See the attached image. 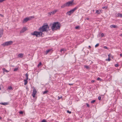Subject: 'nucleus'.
I'll list each match as a JSON object with an SVG mask.
<instances>
[{
	"label": "nucleus",
	"mask_w": 122,
	"mask_h": 122,
	"mask_svg": "<svg viewBox=\"0 0 122 122\" xmlns=\"http://www.w3.org/2000/svg\"><path fill=\"white\" fill-rule=\"evenodd\" d=\"M38 30L43 32L45 31L47 32L48 31H49L50 29L49 26L47 24H44L42 26L40 27L38 29Z\"/></svg>",
	"instance_id": "f257e3e1"
},
{
	"label": "nucleus",
	"mask_w": 122,
	"mask_h": 122,
	"mask_svg": "<svg viewBox=\"0 0 122 122\" xmlns=\"http://www.w3.org/2000/svg\"><path fill=\"white\" fill-rule=\"evenodd\" d=\"M60 28V23H53L52 26L51 27L52 31L59 29Z\"/></svg>",
	"instance_id": "f03ea898"
},
{
	"label": "nucleus",
	"mask_w": 122,
	"mask_h": 122,
	"mask_svg": "<svg viewBox=\"0 0 122 122\" xmlns=\"http://www.w3.org/2000/svg\"><path fill=\"white\" fill-rule=\"evenodd\" d=\"M40 31V32L35 31L33 33H32V34L33 35L36 36V37L42 36L43 34V32L41 31Z\"/></svg>",
	"instance_id": "7ed1b4c3"
},
{
	"label": "nucleus",
	"mask_w": 122,
	"mask_h": 122,
	"mask_svg": "<svg viewBox=\"0 0 122 122\" xmlns=\"http://www.w3.org/2000/svg\"><path fill=\"white\" fill-rule=\"evenodd\" d=\"M78 7L79 6H76L72 9L70 11L67 12V14L69 15H70L71 14L73 13L74 12V11L76 10Z\"/></svg>",
	"instance_id": "20e7f679"
},
{
	"label": "nucleus",
	"mask_w": 122,
	"mask_h": 122,
	"mask_svg": "<svg viewBox=\"0 0 122 122\" xmlns=\"http://www.w3.org/2000/svg\"><path fill=\"white\" fill-rule=\"evenodd\" d=\"M13 43V42L12 41H8L3 43L2 44V45L4 46H8L12 44Z\"/></svg>",
	"instance_id": "39448f33"
},
{
	"label": "nucleus",
	"mask_w": 122,
	"mask_h": 122,
	"mask_svg": "<svg viewBox=\"0 0 122 122\" xmlns=\"http://www.w3.org/2000/svg\"><path fill=\"white\" fill-rule=\"evenodd\" d=\"M74 1V0H72L66 2V4L67 6H69L75 5V4L73 3Z\"/></svg>",
	"instance_id": "423d86ee"
},
{
	"label": "nucleus",
	"mask_w": 122,
	"mask_h": 122,
	"mask_svg": "<svg viewBox=\"0 0 122 122\" xmlns=\"http://www.w3.org/2000/svg\"><path fill=\"white\" fill-rule=\"evenodd\" d=\"M33 18L34 17L33 16L29 17H26L24 19L23 21V22H27L31 20V19H32V18Z\"/></svg>",
	"instance_id": "0eeeda50"
},
{
	"label": "nucleus",
	"mask_w": 122,
	"mask_h": 122,
	"mask_svg": "<svg viewBox=\"0 0 122 122\" xmlns=\"http://www.w3.org/2000/svg\"><path fill=\"white\" fill-rule=\"evenodd\" d=\"M57 11V10H54V11H52L51 12H50L49 13H48L49 16H50L51 15V14H52V15L54 14Z\"/></svg>",
	"instance_id": "6e6552de"
},
{
	"label": "nucleus",
	"mask_w": 122,
	"mask_h": 122,
	"mask_svg": "<svg viewBox=\"0 0 122 122\" xmlns=\"http://www.w3.org/2000/svg\"><path fill=\"white\" fill-rule=\"evenodd\" d=\"M36 92H37L35 89H33L32 96L33 97H35V96L36 93Z\"/></svg>",
	"instance_id": "1a4fd4ad"
},
{
	"label": "nucleus",
	"mask_w": 122,
	"mask_h": 122,
	"mask_svg": "<svg viewBox=\"0 0 122 122\" xmlns=\"http://www.w3.org/2000/svg\"><path fill=\"white\" fill-rule=\"evenodd\" d=\"M52 51V49H50L47 50L46 51H44V55H46L48 53Z\"/></svg>",
	"instance_id": "9d476101"
},
{
	"label": "nucleus",
	"mask_w": 122,
	"mask_h": 122,
	"mask_svg": "<svg viewBox=\"0 0 122 122\" xmlns=\"http://www.w3.org/2000/svg\"><path fill=\"white\" fill-rule=\"evenodd\" d=\"M27 29V28L25 27H24L20 31V33H23Z\"/></svg>",
	"instance_id": "9b49d317"
},
{
	"label": "nucleus",
	"mask_w": 122,
	"mask_h": 122,
	"mask_svg": "<svg viewBox=\"0 0 122 122\" xmlns=\"http://www.w3.org/2000/svg\"><path fill=\"white\" fill-rule=\"evenodd\" d=\"M3 30L2 29H0V38L2 36V35L3 34Z\"/></svg>",
	"instance_id": "f8f14e48"
},
{
	"label": "nucleus",
	"mask_w": 122,
	"mask_h": 122,
	"mask_svg": "<svg viewBox=\"0 0 122 122\" xmlns=\"http://www.w3.org/2000/svg\"><path fill=\"white\" fill-rule=\"evenodd\" d=\"M23 55L24 54L23 53H21L19 54L18 55V57L20 58H22L23 57Z\"/></svg>",
	"instance_id": "ddd939ff"
},
{
	"label": "nucleus",
	"mask_w": 122,
	"mask_h": 122,
	"mask_svg": "<svg viewBox=\"0 0 122 122\" xmlns=\"http://www.w3.org/2000/svg\"><path fill=\"white\" fill-rule=\"evenodd\" d=\"M110 27L112 28H117V26L116 25H111Z\"/></svg>",
	"instance_id": "4468645a"
},
{
	"label": "nucleus",
	"mask_w": 122,
	"mask_h": 122,
	"mask_svg": "<svg viewBox=\"0 0 122 122\" xmlns=\"http://www.w3.org/2000/svg\"><path fill=\"white\" fill-rule=\"evenodd\" d=\"M102 11L101 10H96V13L97 14H99L100 13H102V12H101Z\"/></svg>",
	"instance_id": "2eb2a0df"
},
{
	"label": "nucleus",
	"mask_w": 122,
	"mask_h": 122,
	"mask_svg": "<svg viewBox=\"0 0 122 122\" xmlns=\"http://www.w3.org/2000/svg\"><path fill=\"white\" fill-rule=\"evenodd\" d=\"M0 104L1 105H8V103L7 102L3 103L1 102L0 103Z\"/></svg>",
	"instance_id": "dca6fc26"
},
{
	"label": "nucleus",
	"mask_w": 122,
	"mask_h": 122,
	"mask_svg": "<svg viewBox=\"0 0 122 122\" xmlns=\"http://www.w3.org/2000/svg\"><path fill=\"white\" fill-rule=\"evenodd\" d=\"M66 6H67V5L66 4V3L64 4V5H62L61 7L62 8H64L65 7H66Z\"/></svg>",
	"instance_id": "f3484780"
},
{
	"label": "nucleus",
	"mask_w": 122,
	"mask_h": 122,
	"mask_svg": "<svg viewBox=\"0 0 122 122\" xmlns=\"http://www.w3.org/2000/svg\"><path fill=\"white\" fill-rule=\"evenodd\" d=\"M27 80H28L25 79V80H24V85H25L27 84Z\"/></svg>",
	"instance_id": "a211bd4d"
},
{
	"label": "nucleus",
	"mask_w": 122,
	"mask_h": 122,
	"mask_svg": "<svg viewBox=\"0 0 122 122\" xmlns=\"http://www.w3.org/2000/svg\"><path fill=\"white\" fill-rule=\"evenodd\" d=\"M117 16L118 17H122V14L118 13L117 14Z\"/></svg>",
	"instance_id": "6ab92c4d"
},
{
	"label": "nucleus",
	"mask_w": 122,
	"mask_h": 122,
	"mask_svg": "<svg viewBox=\"0 0 122 122\" xmlns=\"http://www.w3.org/2000/svg\"><path fill=\"white\" fill-rule=\"evenodd\" d=\"M25 76L26 77V80H28V74H27V73H26L25 74Z\"/></svg>",
	"instance_id": "aec40b11"
},
{
	"label": "nucleus",
	"mask_w": 122,
	"mask_h": 122,
	"mask_svg": "<svg viewBox=\"0 0 122 122\" xmlns=\"http://www.w3.org/2000/svg\"><path fill=\"white\" fill-rule=\"evenodd\" d=\"M3 72H8V71L7 70H6L5 69V68H3Z\"/></svg>",
	"instance_id": "412c9836"
},
{
	"label": "nucleus",
	"mask_w": 122,
	"mask_h": 122,
	"mask_svg": "<svg viewBox=\"0 0 122 122\" xmlns=\"http://www.w3.org/2000/svg\"><path fill=\"white\" fill-rule=\"evenodd\" d=\"M107 6H103L102 7V9H106L107 8Z\"/></svg>",
	"instance_id": "4be33fe9"
},
{
	"label": "nucleus",
	"mask_w": 122,
	"mask_h": 122,
	"mask_svg": "<svg viewBox=\"0 0 122 122\" xmlns=\"http://www.w3.org/2000/svg\"><path fill=\"white\" fill-rule=\"evenodd\" d=\"M48 92V91L47 90L43 92V94H46Z\"/></svg>",
	"instance_id": "5701e85b"
},
{
	"label": "nucleus",
	"mask_w": 122,
	"mask_h": 122,
	"mask_svg": "<svg viewBox=\"0 0 122 122\" xmlns=\"http://www.w3.org/2000/svg\"><path fill=\"white\" fill-rule=\"evenodd\" d=\"M8 89L10 90H12V87L11 86H10L8 87Z\"/></svg>",
	"instance_id": "b1692460"
},
{
	"label": "nucleus",
	"mask_w": 122,
	"mask_h": 122,
	"mask_svg": "<svg viewBox=\"0 0 122 122\" xmlns=\"http://www.w3.org/2000/svg\"><path fill=\"white\" fill-rule=\"evenodd\" d=\"M42 64V63L41 62H40L39 64L37 66L38 67H39Z\"/></svg>",
	"instance_id": "393cba45"
},
{
	"label": "nucleus",
	"mask_w": 122,
	"mask_h": 122,
	"mask_svg": "<svg viewBox=\"0 0 122 122\" xmlns=\"http://www.w3.org/2000/svg\"><path fill=\"white\" fill-rule=\"evenodd\" d=\"M80 27V26H76L75 27V29H79Z\"/></svg>",
	"instance_id": "a878e982"
},
{
	"label": "nucleus",
	"mask_w": 122,
	"mask_h": 122,
	"mask_svg": "<svg viewBox=\"0 0 122 122\" xmlns=\"http://www.w3.org/2000/svg\"><path fill=\"white\" fill-rule=\"evenodd\" d=\"M95 102V100H93L91 102V103H94Z\"/></svg>",
	"instance_id": "bb28decb"
},
{
	"label": "nucleus",
	"mask_w": 122,
	"mask_h": 122,
	"mask_svg": "<svg viewBox=\"0 0 122 122\" xmlns=\"http://www.w3.org/2000/svg\"><path fill=\"white\" fill-rule=\"evenodd\" d=\"M42 122H47L46 121L45 119H43V120L41 121Z\"/></svg>",
	"instance_id": "cd10ccee"
},
{
	"label": "nucleus",
	"mask_w": 122,
	"mask_h": 122,
	"mask_svg": "<svg viewBox=\"0 0 122 122\" xmlns=\"http://www.w3.org/2000/svg\"><path fill=\"white\" fill-rule=\"evenodd\" d=\"M19 113L20 114H22L23 113V112L22 111H20L19 112Z\"/></svg>",
	"instance_id": "c85d7f7f"
},
{
	"label": "nucleus",
	"mask_w": 122,
	"mask_h": 122,
	"mask_svg": "<svg viewBox=\"0 0 122 122\" xmlns=\"http://www.w3.org/2000/svg\"><path fill=\"white\" fill-rule=\"evenodd\" d=\"M106 61H110L111 59L110 58H108V59H106Z\"/></svg>",
	"instance_id": "c756f323"
},
{
	"label": "nucleus",
	"mask_w": 122,
	"mask_h": 122,
	"mask_svg": "<svg viewBox=\"0 0 122 122\" xmlns=\"http://www.w3.org/2000/svg\"><path fill=\"white\" fill-rule=\"evenodd\" d=\"M85 68H86L87 69H88L89 68V67L87 66H85Z\"/></svg>",
	"instance_id": "7c9ffc66"
},
{
	"label": "nucleus",
	"mask_w": 122,
	"mask_h": 122,
	"mask_svg": "<svg viewBox=\"0 0 122 122\" xmlns=\"http://www.w3.org/2000/svg\"><path fill=\"white\" fill-rule=\"evenodd\" d=\"M18 69L17 68H15L14 70V71H17Z\"/></svg>",
	"instance_id": "2f4dec72"
},
{
	"label": "nucleus",
	"mask_w": 122,
	"mask_h": 122,
	"mask_svg": "<svg viewBox=\"0 0 122 122\" xmlns=\"http://www.w3.org/2000/svg\"><path fill=\"white\" fill-rule=\"evenodd\" d=\"M99 45V44L98 43L95 46V47H97Z\"/></svg>",
	"instance_id": "473e14b6"
},
{
	"label": "nucleus",
	"mask_w": 122,
	"mask_h": 122,
	"mask_svg": "<svg viewBox=\"0 0 122 122\" xmlns=\"http://www.w3.org/2000/svg\"><path fill=\"white\" fill-rule=\"evenodd\" d=\"M101 97L100 96H99L98 97V99L99 100H100L101 99Z\"/></svg>",
	"instance_id": "72a5a7b5"
},
{
	"label": "nucleus",
	"mask_w": 122,
	"mask_h": 122,
	"mask_svg": "<svg viewBox=\"0 0 122 122\" xmlns=\"http://www.w3.org/2000/svg\"><path fill=\"white\" fill-rule=\"evenodd\" d=\"M58 100H59L61 98H62V97L61 96V97H59V96H58Z\"/></svg>",
	"instance_id": "f704fd0d"
},
{
	"label": "nucleus",
	"mask_w": 122,
	"mask_h": 122,
	"mask_svg": "<svg viewBox=\"0 0 122 122\" xmlns=\"http://www.w3.org/2000/svg\"><path fill=\"white\" fill-rule=\"evenodd\" d=\"M67 112L68 113H69L70 114H71V111H69V110H67Z\"/></svg>",
	"instance_id": "c9c22d12"
},
{
	"label": "nucleus",
	"mask_w": 122,
	"mask_h": 122,
	"mask_svg": "<svg viewBox=\"0 0 122 122\" xmlns=\"http://www.w3.org/2000/svg\"><path fill=\"white\" fill-rule=\"evenodd\" d=\"M5 0H0V3L2 2L3 1Z\"/></svg>",
	"instance_id": "e433bc0d"
},
{
	"label": "nucleus",
	"mask_w": 122,
	"mask_h": 122,
	"mask_svg": "<svg viewBox=\"0 0 122 122\" xmlns=\"http://www.w3.org/2000/svg\"><path fill=\"white\" fill-rule=\"evenodd\" d=\"M97 79L98 80H100V81L101 80V78H99V77L97 78Z\"/></svg>",
	"instance_id": "4c0bfd02"
},
{
	"label": "nucleus",
	"mask_w": 122,
	"mask_h": 122,
	"mask_svg": "<svg viewBox=\"0 0 122 122\" xmlns=\"http://www.w3.org/2000/svg\"><path fill=\"white\" fill-rule=\"evenodd\" d=\"M101 37H103L104 36V34L103 33H102L101 35Z\"/></svg>",
	"instance_id": "58836bf2"
},
{
	"label": "nucleus",
	"mask_w": 122,
	"mask_h": 122,
	"mask_svg": "<svg viewBox=\"0 0 122 122\" xmlns=\"http://www.w3.org/2000/svg\"><path fill=\"white\" fill-rule=\"evenodd\" d=\"M64 49H61V50H60V51L61 52H62V51H64Z\"/></svg>",
	"instance_id": "ea45409f"
},
{
	"label": "nucleus",
	"mask_w": 122,
	"mask_h": 122,
	"mask_svg": "<svg viewBox=\"0 0 122 122\" xmlns=\"http://www.w3.org/2000/svg\"><path fill=\"white\" fill-rule=\"evenodd\" d=\"M118 66V64H116L115 65V66L116 67H117Z\"/></svg>",
	"instance_id": "a19ab883"
},
{
	"label": "nucleus",
	"mask_w": 122,
	"mask_h": 122,
	"mask_svg": "<svg viewBox=\"0 0 122 122\" xmlns=\"http://www.w3.org/2000/svg\"><path fill=\"white\" fill-rule=\"evenodd\" d=\"M86 105H87V107H90V106H89V105L88 104L86 103Z\"/></svg>",
	"instance_id": "79ce46f5"
},
{
	"label": "nucleus",
	"mask_w": 122,
	"mask_h": 122,
	"mask_svg": "<svg viewBox=\"0 0 122 122\" xmlns=\"http://www.w3.org/2000/svg\"><path fill=\"white\" fill-rule=\"evenodd\" d=\"M104 48L105 49H108L107 47L106 46H104Z\"/></svg>",
	"instance_id": "37998d69"
},
{
	"label": "nucleus",
	"mask_w": 122,
	"mask_h": 122,
	"mask_svg": "<svg viewBox=\"0 0 122 122\" xmlns=\"http://www.w3.org/2000/svg\"><path fill=\"white\" fill-rule=\"evenodd\" d=\"M0 16H1L2 17H3L4 16L2 14H0Z\"/></svg>",
	"instance_id": "c03bdc74"
},
{
	"label": "nucleus",
	"mask_w": 122,
	"mask_h": 122,
	"mask_svg": "<svg viewBox=\"0 0 122 122\" xmlns=\"http://www.w3.org/2000/svg\"><path fill=\"white\" fill-rule=\"evenodd\" d=\"M111 55H110V54H109V55H108V58H110V56Z\"/></svg>",
	"instance_id": "a18cd8bd"
},
{
	"label": "nucleus",
	"mask_w": 122,
	"mask_h": 122,
	"mask_svg": "<svg viewBox=\"0 0 122 122\" xmlns=\"http://www.w3.org/2000/svg\"><path fill=\"white\" fill-rule=\"evenodd\" d=\"M69 84L70 85H73V84Z\"/></svg>",
	"instance_id": "49530a36"
},
{
	"label": "nucleus",
	"mask_w": 122,
	"mask_h": 122,
	"mask_svg": "<svg viewBox=\"0 0 122 122\" xmlns=\"http://www.w3.org/2000/svg\"><path fill=\"white\" fill-rule=\"evenodd\" d=\"M53 23H59L58 22H54Z\"/></svg>",
	"instance_id": "de8ad7c7"
},
{
	"label": "nucleus",
	"mask_w": 122,
	"mask_h": 122,
	"mask_svg": "<svg viewBox=\"0 0 122 122\" xmlns=\"http://www.w3.org/2000/svg\"><path fill=\"white\" fill-rule=\"evenodd\" d=\"M94 80H92V81H91V82H92V83H93V82H94Z\"/></svg>",
	"instance_id": "09e8293b"
},
{
	"label": "nucleus",
	"mask_w": 122,
	"mask_h": 122,
	"mask_svg": "<svg viewBox=\"0 0 122 122\" xmlns=\"http://www.w3.org/2000/svg\"><path fill=\"white\" fill-rule=\"evenodd\" d=\"M120 56H121L122 57V54H120Z\"/></svg>",
	"instance_id": "8fccbe9b"
},
{
	"label": "nucleus",
	"mask_w": 122,
	"mask_h": 122,
	"mask_svg": "<svg viewBox=\"0 0 122 122\" xmlns=\"http://www.w3.org/2000/svg\"><path fill=\"white\" fill-rule=\"evenodd\" d=\"M88 47L90 48H91V46H89Z\"/></svg>",
	"instance_id": "3c124183"
},
{
	"label": "nucleus",
	"mask_w": 122,
	"mask_h": 122,
	"mask_svg": "<svg viewBox=\"0 0 122 122\" xmlns=\"http://www.w3.org/2000/svg\"><path fill=\"white\" fill-rule=\"evenodd\" d=\"M2 118V117L0 116V120H1Z\"/></svg>",
	"instance_id": "603ef678"
},
{
	"label": "nucleus",
	"mask_w": 122,
	"mask_h": 122,
	"mask_svg": "<svg viewBox=\"0 0 122 122\" xmlns=\"http://www.w3.org/2000/svg\"><path fill=\"white\" fill-rule=\"evenodd\" d=\"M86 19L87 20H88L89 19V18H86Z\"/></svg>",
	"instance_id": "864d4df0"
},
{
	"label": "nucleus",
	"mask_w": 122,
	"mask_h": 122,
	"mask_svg": "<svg viewBox=\"0 0 122 122\" xmlns=\"http://www.w3.org/2000/svg\"><path fill=\"white\" fill-rule=\"evenodd\" d=\"M120 36H122V34H121L120 35Z\"/></svg>",
	"instance_id": "5fc2aeb1"
},
{
	"label": "nucleus",
	"mask_w": 122,
	"mask_h": 122,
	"mask_svg": "<svg viewBox=\"0 0 122 122\" xmlns=\"http://www.w3.org/2000/svg\"><path fill=\"white\" fill-rule=\"evenodd\" d=\"M0 90H1V88L0 87Z\"/></svg>",
	"instance_id": "6e6d98bb"
},
{
	"label": "nucleus",
	"mask_w": 122,
	"mask_h": 122,
	"mask_svg": "<svg viewBox=\"0 0 122 122\" xmlns=\"http://www.w3.org/2000/svg\"><path fill=\"white\" fill-rule=\"evenodd\" d=\"M93 11H94V10H93Z\"/></svg>",
	"instance_id": "4d7b16f0"
},
{
	"label": "nucleus",
	"mask_w": 122,
	"mask_h": 122,
	"mask_svg": "<svg viewBox=\"0 0 122 122\" xmlns=\"http://www.w3.org/2000/svg\"><path fill=\"white\" fill-rule=\"evenodd\" d=\"M121 30H122V28L121 29Z\"/></svg>",
	"instance_id": "13d9d810"
}]
</instances>
